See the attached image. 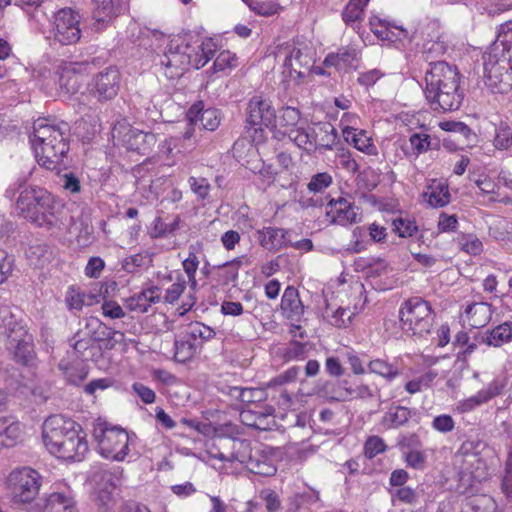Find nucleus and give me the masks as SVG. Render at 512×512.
<instances>
[{
    "instance_id": "50",
    "label": "nucleus",
    "mask_w": 512,
    "mask_h": 512,
    "mask_svg": "<svg viewBox=\"0 0 512 512\" xmlns=\"http://www.w3.org/2000/svg\"><path fill=\"white\" fill-rule=\"evenodd\" d=\"M251 11L262 16H271L280 10V5L274 1L242 0Z\"/></svg>"
},
{
    "instance_id": "60",
    "label": "nucleus",
    "mask_w": 512,
    "mask_h": 512,
    "mask_svg": "<svg viewBox=\"0 0 512 512\" xmlns=\"http://www.w3.org/2000/svg\"><path fill=\"white\" fill-rule=\"evenodd\" d=\"M186 288V280L183 276L179 275L174 282L167 290L164 296V301L170 304L176 302L179 297L182 295Z\"/></svg>"
},
{
    "instance_id": "1",
    "label": "nucleus",
    "mask_w": 512,
    "mask_h": 512,
    "mask_svg": "<svg viewBox=\"0 0 512 512\" xmlns=\"http://www.w3.org/2000/svg\"><path fill=\"white\" fill-rule=\"evenodd\" d=\"M17 210L30 222L48 231H61L67 222L64 203L46 189L26 186L24 180H17L5 191V197L13 200L16 194Z\"/></svg>"
},
{
    "instance_id": "22",
    "label": "nucleus",
    "mask_w": 512,
    "mask_h": 512,
    "mask_svg": "<svg viewBox=\"0 0 512 512\" xmlns=\"http://www.w3.org/2000/svg\"><path fill=\"white\" fill-rule=\"evenodd\" d=\"M123 143L128 150L147 155L156 145L157 137L151 132L129 128L123 136Z\"/></svg>"
},
{
    "instance_id": "64",
    "label": "nucleus",
    "mask_w": 512,
    "mask_h": 512,
    "mask_svg": "<svg viewBox=\"0 0 512 512\" xmlns=\"http://www.w3.org/2000/svg\"><path fill=\"white\" fill-rule=\"evenodd\" d=\"M260 497L265 502V507L268 512H278L281 508V501L278 494L270 489L261 491Z\"/></svg>"
},
{
    "instance_id": "40",
    "label": "nucleus",
    "mask_w": 512,
    "mask_h": 512,
    "mask_svg": "<svg viewBox=\"0 0 512 512\" xmlns=\"http://www.w3.org/2000/svg\"><path fill=\"white\" fill-rule=\"evenodd\" d=\"M26 331L21 329L20 331V338H17L16 336H13L12 334H9L8 335V338H9V344L11 346H13L15 344V350H14V357L16 359V361L24 364V365H27L33 355H32V347H31V344L30 342L24 337L22 338V336H26Z\"/></svg>"
},
{
    "instance_id": "9",
    "label": "nucleus",
    "mask_w": 512,
    "mask_h": 512,
    "mask_svg": "<svg viewBox=\"0 0 512 512\" xmlns=\"http://www.w3.org/2000/svg\"><path fill=\"white\" fill-rule=\"evenodd\" d=\"M80 17L71 8H63L53 17L52 34L56 41L63 45L76 43L81 36Z\"/></svg>"
},
{
    "instance_id": "39",
    "label": "nucleus",
    "mask_w": 512,
    "mask_h": 512,
    "mask_svg": "<svg viewBox=\"0 0 512 512\" xmlns=\"http://www.w3.org/2000/svg\"><path fill=\"white\" fill-rule=\"evenodd\" d=\"M322 315L324 320L329 324L338 328H346L351 324L354 312H352L350 309L342 307L334 309L330 305H327L323 310Z\"/></svg>"
},
{
    "instance_id": "38",
    "label": "nucleus",
    "mask_w": 512,
    "mask_h": 512,
    "mask_svg": "<svg viewBox=\"0 0 512 512\" xmlns=\"http://www.w3.org/2000/svg\"><path fill=\"white\" fill-rule=\"evenodd\" d=\"M369 0H350L342 12V19L356 29L364 18V10Z\"/></svg>"
},
{
    "instance_id": "32",
    "label": "nucleus",
    "mask_w": 512,
    "mask_h": 512,
    "mask_svg": "<svg viewBox=\"0 0 512 512\" xmlns=\"http://www.w3.org/2000/svg\"><path fill=\"white\" fill-rule=\"evenodd\" d=\"M21 425L12 418H0V447H12L20 439Z\"/></svg>"
},
{
    "instance_id": "49",
    "label": "nucleus",
    "mask_w": 512,
    "mask_h": 512,
    "mask_svg": "<svg viewBox=\"0 0 512 512\" xmlns=\"http://www.w3.org/2000/svg\"><path fill=\"white\" fill-rule=\"evenodd\" d=\"M409 142L415 156H419L432 149L431 137L423 131L413 133L409 138Z\"/></svg>"
},
{
    "instance_id": "33",
    "label": "nucleus",
    "mask_w": 512,
    "mask_h": 512,
    "mask_svg": "<svg viewBox=\"0 0 512 512\" xmlns=\"http://www.w3.org/2000/svg\"><path fill=\"white\" fill-rule=\"evenodd\" d=\"M411 410L404 406H391L383 415L381 425L385 429H397L405 425L411 418Z\"/></svg>"
},
{
    "instance_id": "24",
    "label": "nucleus",
    "mask_w": 512,
    "mask_h": 512,
    "mask_svg": "<svg viewBox=\"0 0 512 512\" xmlns=\"http://www.w3.org/2000/svg\"><path fill=\"white\" fill-rule=\"evenodd\" d=\"M284 65L289 67L298 77H304L314 66L311 49L306 45L293 47L286 56Z\"/></svg>"
},
{
    "instance_id": "52",
    "label": "nucleus",
    "mask_w": 512,
    "mask_h": 512,
    "mask_svg": "<svg viewBox=\"0 0 512 512\" xmlns=\"http://www.w3.org/2000/svg\"><path fill=\"white\" fill-rule=\"evenodd\" d=\"M199 259L196 253L192 250L189 251L188 256L182 261V267L187 274L189 284L192 289L197 286L196 272L199 267Z\"/></svg>"
},
{
    "instance_id": "29",
    "label": "nucleus",
    "mask_w": 512,
    "mask_h": 512,
    "mask_svg": "<svg viewBox=\"0 0 512 512\" xmlns=\"http://www.w3.org/2000/svg\"><path fill=\"white\" fill-rule=\"evenodd\" d=\"M161 299V290L157 286L149 287L127 300V307L132 311L145 313L152 303H158Z\"/></svg>"
},
{
    "instance_id": "8",
    "label": "nucleus",
    "mask_w": 512,
    "mask_h": 512,
    "mask_svg": "<svg viewBox=\"0 0 512 512\" xmlns=\"http://www.w3.org/2000/svg\"><path fill=\"white\" fill-rule=\"evenodd\" d=\"M290 140L308 153L316 150H332L338 140V133L329 122H319L305 130L290 133Z\"/></svg>"
},
{
    "instance_id": "13",
    "label": "nucleus",
    "mask_w": 512,
    "mask_h": 512,
    "mask_svg": "<svg viewBox=\"0 0 512 512\" xmlns=\"http://www.w3.org/2000/svg\"><path fill=\"white\" fill-rule=\"evenodd\" d=\"M120 88V72L115 66H110L98 73L92 80L91 92L99 101L113 99Z\"/></svg>"
},
{
    "instance_id": "47",
    "label": "nucleus",
    "mask_w": 512,
    "mask_h": 512,
    "mask_svg": "<svg viewBox=\"0 0 512 512\" xmlns=\"http://www.w3.org/2000/svg\"><path fill=\"white\" fill-rule=\"evenodd\" d=\"M244 257H237L219 266L220 277L223 284L235 282L238 278V271L243 264Z\"/></svg>"
},
{
    "instance_id": "7",
    "label": "nucleus",
    "mask_w": 512,
    "mask_h": 512,
    "mask_svg": "<svg viewBox=\"0 0 512 512\" xmlns=\"http://www.w3.org/2000/svg\"><path fill=\"white\" fill-rule=\"evenodd\" d=\"M6 486L14 504H29L39 494L42 486V476L30 467L16 468L9 473Z\"/></svg>"
},
{
    "instance_id": "28",
    "label": "nucleus",
    "mask_w": 512,
    "mask_h": 512,
    "mask_svg": "<svg viewBox=\"0 0 512 512\" xmlns=\"http://www.w3.org/2000/svg\"><path fill=\"white\" fill-rule=\"evenodd\" d=\"M281 309L285 317L292 321H299L304 313V306L299 298L296 288L288 286L281 298Z\"/></svg>"
},
{
    "instance_id": "58",
    "label": "nucleus",
    "mask_w": 512,
    "mask_h": 512,
    "mask_svg": "<svg viewBox=\"0 0 512 512\" xmlns=\"http://www.w3.org/2000/svg\"><path fill=\"white\" fill-rule=\"evenodd\" d=\"M404 460L408 467L416 470H422L425 467L426 455L418 449H410L404 453Z\"/></svg>"
},
{
    "instance_id": "20",
    "label": "nucleus",
    "mask_w": 512,
    "mask_h": 512,
    "mask_svg": "<svg viewBox=\"0 0 512 512\" xmlns=\"http://www.w3.org/2000/svg\"><path fill=\"white\" fill-rule=\"evenodd\" d=\"M93 1V29L101 31L106 23L117 17L125 9L124 0H92Z\"/></svg>"
},
{
    "instance_id": "14",
    "label": "nucleus",
    "mask_w": 512,
    "mask_h": 512,
    "mask_svg": "<svg viewBox=\"0 0 512 512\" xmlns=\"http://www.w3.org/2000/svg\"><path fill=\"white\" fill-rule=\"evenodd\" d=\"M99 487L96 489V505L101 512H112L116 506L113 491L116 487V477L109 471H101L94 475Z\"/></svg>"
},
{
    "instance_id": "25",
    "label": "nucleus",
    "mask_w": 512,
    "mask_h": 512,
    "mask_svg": "<svg viewBox=\"0 0 512 512\" xmlns=\"http://www.w3.org/2000/svg\"><path fill=\"white\" fill-rule=\"evenodd\" d=\"M323 507L320 492L314 488H308L307 490L299 493H295L288 500L287 511L288 512H300L301 510L320 509Z\"/></svg>"
},
{
    "instance_id": "37",
    "label": "nucleus",
    "mask_w": 512,
    "mask_h": 512,
    "mask_svg": "<svg viewBox=\"0 0 512 512\" xmlns=\"http://www.w3.org/2000/svg\"><path fill=\"white\" fill-rule=\"evenodd\" d=\"M74 354L82 361H93L101 353V348L96 339L87 336L78 338L73 344Z\"/></svg>"
},
{
    "instance_id": "18",
    "label": "nucleus",
    "mask_w": 512,
    "mask_h": 512,
    "mask_svg": "<svg viewBox=\"0 0 512 512\" xmlns=\"http://www.w3.org/2000/svg\"><path fill=\"white\" fill-rule=\"evenodd\" d=\"M273 414L272 406L256 404L253 408L243 409L240 412V421L254 429L269 430L274 424Z\"/></svg>"
},
{
    "instance_id": "17",
    "label": "nucleus",
    "mask_w": 512,
    "mask_h": 512,
    "mask_svg": "<svg viewBox=\"0 0 512 512\" xmlns=\"http://www.w3.org/2000/svg\"><path fill=\"white\" fill-rule=\"evenodd\" d=\"M88 451V444L85 437L80 436L77 426L70 432L68 438L51 454L58 458L72 461H80Z\"/></svg>"
},
{
    "instance_id": "15",
    "label": "nucleus",
    "mask_w": 512,
    "mask_h": 512,
    "mask_svg": "<svg viewBox=\"0 0 512 512\" xmlns=\"http://www.w3.org/2000/svg\"><path fill=\"white\" fill-rule=\"evenodd\" d=\"M358 208L346 198L330 199L326 205V217L331 223L341 226L357 223Z\"/></svg>"
},
{
    "instance_id": "48",
    "label": "nucleus",
    "mask_w": 512,
    "mask_h": 512,
    "mask_svg": "<svg viewBox=\"0 0 512 512\" xmlns=\"http://www.w3.org/2000/svg\"><path fill=\"white\" fill-rule=\"evenodd\" d=\"M152 262V255L148 252H140L123 260L122 268L128 273H134L140 267L148 266Z\"/></svg>"
},
{
    "instance_id": "34",
    "label": "nucleus",
    "mask_w": 512,
    "mask_h": 512,
    "mask_svg": "<svg viewBox=\"0 0 512 512\" xmlns=\"http://www.w3.org/2000/svg\"><path fill=\"white\" fill-rule=\"evenodd\" d=\"M301 120V113L297 108L294 107H283L280 110L278 118L276 117V123L279 126L285 128L284 134L290 139V133L295 130H305L306 127L299 125Z\"/></svg>"
},
{
    "instance_id": "4",
    "label": "nucleus",
    "mask_w": 512,
    "mask_h": 512,
    "mask_svg": "<svg viewBox=\"0 0 512 512\" xmlns=\"http://www.w3.org/2000/svg\"><path fill=\"white\" fill-rule=\"evenodd\" d=\"M215 51L216 46L211 40L190 44L186 39L178 37L169 42L160 57L159 65L168 79H175L189 66L196 69L204 67L213 58Z\"/></svg>"
},
{
    "instance_id": "41",
    "label": "nucleus",
    "mask_w": 512,
    "mask_h": 512,
    "mask_svg": "<svg viewBox=\"0 0 512 512\" xmlns=\"http://www.w3.org/2000/svg\"><path fill=\"white\" fill-rule=\"evenodd\" d=\"M367 368L370 373L376 374L388 382L393 381L401 373L400 369L394 363L380 358L370 360L367 364Z\"/></svg>"
},
{
    "instance_id": "57",
    "label": "nucleus",
    "mask_w": 512,
    "mask_h": 512,
    "mask_svg": "<svg viewBox=\"0 0 512 512\" xmlns=\"http://www.w3.org/2000/svg\"><path fill=\"white\" fill-rule=\"evenodd\" d=\"M431 427L439 433L447 434L455 429V421L451 415L441 414L433 418Z\"/></svg>"
},
{
    "instance_id": "35",
    "label": "nucleus",
    "mask_w": 512,
    "mask_h": 512,
    "mask_svg": "<svg viewBox=\"0 0 512 512\" xmlns=\"http://www.w3.org/2000/svg\"><path fill=\"white\" fill-rule=\"evenodd\" d=\"M286 231L281 228L266 227L259 231V242L268 250H278L286 245Z\"/></svg>"
},
{
    "instance_id": "43",
    "label": "nucleus",
    "mask_w": 512,
    "mask_h": 512,
    "mask_svg": "<svg viewBox=\"0 0 512 512\" xmlns=\"http://www.w3.org/2000/svg\"><path fill=\"white\" fill-rule=\"evenodd\" d=\"M25 254L31 266L42 267L49 260L51 252L46 244L36 243L30 245Z\"/></svg>"
},
{
    "instance_id": "53",
    "label": "nucleus",
    "mask_w": 512,
    "mask_h": 512,
    "mask_svg": "<svg viewBox=\"0 0 512 512\" xmlns=\"http://www.w3.org/2000/svg\"><path fill=\"white\" fill-rule=\"evenodd\" d=\"M392 225L393 230L402 238L411 237L418 230L415 221L402 217L394 219Z\"/></svg>"
},
{
    "instance_id": "55",
    "label": "nucleus",
    "mask_w": 512,
    "mask_h": 512,
    "mask_svg": "<svg viewBox=\"0 0 512 512\" xmlns=\"http://www.w3.org/2000/svg\"><path fill=\"white\" fill-rule=\"evenodd\" d=\"M387 446L384 440L379 436H370L364 444V455L372 459L386 450Z\"/></svg>"
},
{
    "instance_id": "6",
    "label": "nucleus",
    "mask_w": 512,
    "mask_h": 512,
    "mask_svg": "<svg viewBox=\"0 0 512 512\" xmlns=\"http://www.w3.org/2000/svg\"><path fill=\"white\" fill-rule=\"evenodd\" d=\"M401 328L413 336L424 337L431 332L433 311L429 302L420 297L405 301L399 310Z\"/></svg>"
},
{
    "instance_id": "51",
    "label": "nucleus",
    "mask_w": 512,
    "mask_h": 512,
    "mask_svg": "<svg viewBox=\"0 0 512 512\" xmlns=\"http://www.w3.org/2000/svg\"><path fill=\"white\" fill-rule=\"evenodd\" d=\"M188 184L198 200L204 201L208 198L211 185L206 178L190 176L188 178Z\"/></svg>"
},
{
    "instance_id": "16",
    "label": "nucleus",
    "mask_w": 512,
    "mask_h": 512,
    "mask_svg": "<svg viewBox=\"0 0 512 512\" xmlns=\"http://www.w3.org/2000/svg\"><path fill=\"white\" fill-rule=\"evenodd\" d=\"M247 121L251 125H276V114L271 102L262 96H253L247 105Z\"/></svg>"
},
{
    "instance_id": "27",
    "label": "nucleus",
    "mask_w": 512,
    "mask_h": 512,
    "mask_svg": "<svg viewBox=\"0 0 512 512\" xmlns=\"http://www.w3.org/2000/svg\"><path fill=\"white\" fill-rule=\"evenodd\" d=\"M342 135L344 140L350 145H353L357 150L368 155L377 154V148L365 130H358L350 126H345L342 129Z\"/></svg>"
},
{
    "instance_id": "31",
    "label": "nucleus",
    "mask_w": 512,
    "mask_h": 512,
    "mask_svg": "<svg viewBox=\"0 0 512 512\" xmlns=\"http://www.w3.org/2000/svg\"><path fill=\"white\" fill-rule=\"evenodd\" d=\"M465 314L471 327L481 328L490 322L493 310L490 304L477 302L467 306Z\"/></svg>"
},
{
    "instance_id": "54",
    "label": "nucleus",
    "mask_w": 512,
    "mask_h": 512,
    "mask_svg": "<svg viewBox=\"0 0 512 512\" xmlns=\"http://www.w3.org/2000/svg\"><path fill=\"white\" fill-rule=\"evenodd\" d=\"M494 145L498 149H507L512 145V129L505 123H501L495 129Z\"/></svg>"
},
{
    "instance_id": "23",
    "label": "nucleus",
    "mask_w": 512,
    "mask_h": 512,
    "mask_svg": "<svg viewBox=\"0 0 512 512\" xmlns=\"http://www.w3.org/2000/svg\"><path fill=\"white\" fill-rule=\"evenodd\" d=\"M186 117L191 125H198L200 129L208 131H215L221 121L220 112L217 109L204 110L201 102L192 105Z\"/></svg>"
},
{
    "instance_id": "62",
    "label": "nucleus",
    "mask_w": 512,
    "mask_h": 512,
    "mask_svg": "<svg viewBox=\"0 0 512 512\" xmlns=\"http://www.w3.org/2000/svg\"><path fill=\"white\" fill-rule=\"evenodd\" d=\"M300 373V367L292 366L269 382V387L283 386L286 383L294 382Z\"/></svg>"
},
{
    "instance_id": "3",
    "label": "nucleus",
    "mask_w": 512,
    "mask_h": 512,
    "mask_svg": "<svg viewBox=\"0 0 512 512\" xmlns=\"http://www.w3.org/2000/svg\"><path fill=\"white\" fill-rule=\"evenodd\" d=\"M485 84L494 93L512 88V21L499 27L496 41L484 56Z\"/></svg>"
},
{
    "instance_id": "63",
    "label": "nucleus",
    "mask_w": 512,
    "mask_h": 512,
    "mask_svg": "<svg viewBox=\"0 0 512 512\" xmlns=\"http://www.w3.org/2000/svg\"><path fill=\"white\" fill-rule=\"evenodd\" d=\"M392 497L405 504H414L418 501V494L409 486L398 488L392 493Z\"/></svg>"
},
{
    "instance_id": "56",
    "label": "nucleus",
    "mask_w": 512,
    "mask_h": 512,
    "mask_svg": "<svg viewBox=\"0 0 512 512\" xmlns=\"http://www.w3.org/2000/svg\"><path fill=\"white\" fill-rule=\"evenodd\" d=\"M58 367L61 371H63L68 381L73 384L81 382L87 375L83 369L78 370L74 365H71L65 360H61L58 364Z\"/></svg>"
},
{
    "instance_id": "21",
    "label": "nucleus",
    "mask_w": 512,
    "mask_h": 512,
    "mask_svg": "<svg viewBox=\"0 0 512 512\" xmlns=\"http://www.w3.org/2000/svg\"><path fill=\"white\" fill-rule=\"evenodd\" d=\"M504 386L505 384L502 380L494 379L486 388L478 391L475 395L460 401L457 405V410L460 413H467L474 410L476 407L487 403L492 398L500 395Z\"/></svg>"
},
{
    "instance_id": "36",
    "label": "nucleus",
    "mask_w": 512,
    "mask_h": 512,
    "mask_svg": "<svg viewBox=\"0 0 512 512\" xmlns=\"http://www.w3.org/2000/svg\"><path fill=\"white\" fill-rule=\"evenodd\" d=\"M359 58V51L352 47H347L341 49L336 54H329L325 60L324 64L326 66H334L338 70H346L353 65L355 61Z\"/></svg>"
},
{
    "instance_id": "2",
    "label": "nucleus",
    "mask_w": 512,
    "mask_h": 512,
    "mask_svg": "<svg viewBox=\"0 0 512 512\" xmlns=\"http://www.w3.org/2000/svg\"><path fill=\"white\" fill-rule=\"evenodd\" d=\"M69 125L39 118L33 123L30 141L36 160L42 167L60 172L63 159L69 151Z\"/></svg>"
},
{
    "instance_id": "30",
    "label": "nucleus",
    "mask_w": 512,
    "mask_h": 512,
    "mask_svg": "<svg viewBox=\"0 0 512 512\" xmlns=\"http://www.w3.org/2000/svg\"><path fill=\"white\" fill-rule=\"evenodd\" d=\"M75 501L70 493L53 492L49 494L42 507V512H74Z\"/></svg>"
},
{
    "instance_id": "5",
    "label": "nucleus",
    "mask_w": 512,
    "mask_h": 512,
    "mask_svg": "<svg viewBox=\"0 0 512 512\" xmlns=\"http://www.w3.org/2000/svg\"><path fill=\"white\" fill-rule=\"evenodd\" d=\"M92 435L98 444V451L106 459L124 461L129 453V446L136 438L118 426H110L107 422L96 421Z\"/></svg>"
},
{
    "instance_id": "59",
    "label": "nucleus",
    "mask_w": 512,
    "mask_h": 512,
    "mask_svg": "<svg viewBox=\"0 0 512 512\" xmlns=\"http://www.w3.org/2000/svg\"><path fill=\"white\" fill-rule=\"evenodd\" d=\"M332 184V176L327 172L317 173L312 176L307 187L309 191L317 193L321 192Z\"/></svg>"
},
{
    "instance_id": "42",
    "label": "nucleus",
    "mask_w": 512,
    "mask_h": 512,
    "mask_svg": "<svg viewBox=\"0 0 512 512\" xmlns=\"http://www.w3.org/2000/svg\"><path fill=\"white\" fill-rule=\"evenodd\" d=\"M460 250L467 254L477 256L483 251V243L473 233H459L454 239Z\"/></svg>"
},
{
    "instance_id": "26",
    "label": "nucleus",
    "mask_w": 512,
    "mask_h": 512,
    "mask_svg": "<svg viewBox=\"0 0 512 512\" xmlns=\"http://www.w3.org/2000/svg\"><path fill=\"white\" fill-rule=\"evenodd\" d=\"M424 202L432 208L446 206L450 202L448 185L444 182L433 180L421 194Z\"/></svg>"
},
{
    "instance_id": "44",
    "label": "nucleus",
    "mask_w": 512,
    "mask_h": 512,
    "mask_svg": "<svg viewBox=\"0 0 512 512\" xmlns=\"http://www.w3.org/2000/svg\"><path fill=\"white\" fill-rule=\"evenodd\" d=\"M489 332L491 337V346L500 347L512 340V322L506 321L501 323L493 329H489Z\"/></svg>"
},
{
    "instance_id": "19",
    "label": "nucleus",
    "mask_w": 512,
    "mask_h": 512,
    "mask_svg": "<svg viewBox=\"0 0 512 512\" xmlns=\"http://www.w3.org/2000/svg\"><path fill=\"white\" fill-rule=\"evenodd\" d=\"M429 66L425 74V88L440 89V86L448 84V81L460 77L457 67L445 61L431 62Z\"/></svg>"
},
{
    "instance_id": "11",
    "label": "nucleus",
    "mask_w": 512,
    "mask_h": 512,
    "mask_svg": "<svg viewBox=\"0 0 512 512\" xmlns=\"http://www.w3.org/2000/svg\"><path fill=\"white\" fill-rule=\"evenodd\" d=\"M73 420L62 415H52L43 423V442L50 453L68 438L70 432L75 428Z\"/></svg>"
},
{
    "instance_id": "10",
    "label": "nucleus",
    "mask_w": 512,
    "mask_h": 512,
    "mask_svg": "<svg viewBox=\"0 0 512 512\" xmlns=\"http://www.w3.org/2000/svg\"><path fill=\"white\" fill-rule=\"evenodd\" d=\"M425 95L434 110L455 111L459 109L463 100L460 91V77L448 81V84L440 86V89L425 88Z\"/></svg>"
},
{
    "instance_id": "61",
    "label": "nucleus",
    "mask_w": 512,
    "mask_h": 512,
    "mask_svg": "<svg viewBox=\"0 0 512 512\" xmlns=\"http://www.w3.org/2000/svg\"><path fill=\"white\" fill-rule=\"evenodd\" d=\"M236 65V55L228 50L220 52L214 61L215 71H223L227 68L236 67Z\"/></svg>"
},
{
    "instance_id": "46",
    "label": "nucleus",
    "mask_w": 512,
    "mask_h": 512,
    "mask_svg": "<svg viewBox=\"0 0 512 512\" xmlns=\"http://www.w3.org/2000/svg\"><path fill=\"white\" fill-rule=\"evenodd\" d=\"M186 335L193 342L197 343L199 347L203 343V341H207L213 338L215 332L212 328L203 323L194 322L189 325Z\"/></svg>"
},
{
    "instance_id": "45",
    "label": "nucleus",
    "mask_w": 512,
    "mask_h": 512,
    "mask_svg": "<svg viewBox=\"0 0 512 512\" xmlns=\"http://www.w3.org/2000/svg\"><path fill=\"white\" fill-rule=\"evenodd\" d=\"M174 347L175 359L181 363H185L194 356L197 351L198 344L185 335L184 339L175 341Z\"/></svg>"
},
{
    "instance_id": "12",
    "label": "nucleus",
    "mask_w": 512,
    "mask_h": 512,
    "mask_svg": "<svg viewBox=\"0 0 512 512\" xmlns=\"http://www.w3.org/2000/svg\"><path fill=\"white\" fill-rule=\"evenodd\" d=\"M88 62H66L59 66V89L64 95L76 94L84 84L88 71Z\"/></svg>"
}]
</instances>
